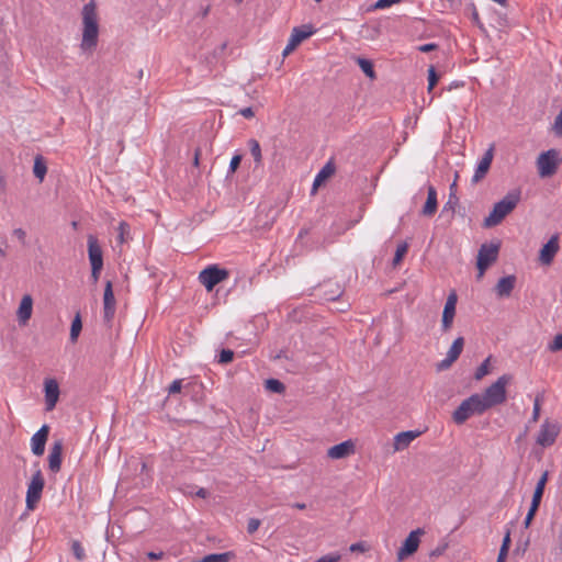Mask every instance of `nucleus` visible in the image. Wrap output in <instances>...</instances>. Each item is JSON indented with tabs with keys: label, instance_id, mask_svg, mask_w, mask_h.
Segmentation results:
<instances>
[{
	"label": "nucleus",
	"instance_id": "f257e3e1",
	"mask_svg": "<svg viewBox=\"0 0 562 562\" xmlns=\"http://www.w3.org/2000/svg\"><path fill=\"white\" fill-rule=\"evenodd\" d=\"M82 40L81 48L83 50H91L98 44L99 25L95 3L90 1L83 5L82 9Z\"/></svg>",
	"mask_w": 562,
	"mask_h": 562
},
{
	"label": "nucleus",
	"instance_id": "f03ea898",
	"mask_svg": "<svg viewBox=\"0 0 562 562\" xmlns=\"http://www.w3.org/2000/svg\"><path fill=\"white\" fill-rule=\"evenodd\" d=\"M520 200L518 191L507 193L501 201L496 202L493 210L484 218V227H494L502 223V221L517 206Z\"/></svg>",
	"mask_w": 562,
	"mask_h": 562
},
{
	"label": "nucleus",
	"instance_id": "7ed1b4c3",
	"mask_svg": "<svg viewBox=\"0 0 562 562\" xmlns=\"http://www.w3.org/2000/svg\"><path fill=\"white\" fill-rule=\"evenodd\" d=\"M512 375L503 374L494 383L485 389L484 393L479 394V400L484 409L487 411L494 406L501 405L506 401V386L510 383Z\"/></svg>",
	"mask_w": 562,
	"mask_h": 562
},
{
	"label": "nucleus",
	"instance_id": "20e7f679",
	"mask_svg": "<svg viewBox=\"0 0 562 562\" xmlns=\"http://www.w3.org/2000/svg\"><path fill=\"white\" fill-rule=\"evenodd\" d=\"M479 400V393L472 394L470 397L461 402L457 409L452 414V419L456 424L462 425L471 416L482 415L486 411Z\"/></svg>",
	"mask_w": 562,
	"mask_h": 562
},
{
	"label": "nucleus",
	"instance_id": "39448f33",
	"mask_svg": "<svg viewBox=\"0 0 562 562\" xmlns=\"http://www.w3.org/2000/svg\"><path fill=\"white\" fill-rule=\"evenodd\" d=\"M228 278V271L220 268L217 265L207 266L199 273V281L207 291H212L215 285Z\"/></svg>",
	"mask_w": 562,
	"mask_h": 562
},
{
	"label": "nucleus",
	"instance_id": "423d86ee",
	"mask_svg": "<svg viewBox=\"0 0 562 562\" xmlns=\"http://www.w3.org/2000/svg\"><path fill=\"white\" fill-rule=\"evenodd\" d=\"M44 485H45V481H44L43 474H42L41 470H37L33 474V476L27 485V490H26L25 504H26L27 510L35 509L38 501L41 499V496H42V493L44 490Z\"/></svg>",
	"mask_w": 562,
	"mask_h": 562
},
{
	"label": "nucleus",
	"instance_id": "0eeeda50",
	"mask_svg": "<svg viewBox=\"0 0 562 562\" xmlns=\"http://www.w3.org/2000/svg\"><path fill=\"white\" fill-rule=\"evenodd\" d=\"M499 244H483L477 252L476 266L479 269V278H482L486 269L497 260Z\"/></svg>",
	"mask_w": 562,
	"mask_h": 562
},
{
	"label": "nucleus",
	"instance_id": "6e6552de",
	"mask_svg": "<svg viewBox=\"0 0 562 562\" xmlns=\"http://www.w3.org/2000/svg\"><path fill=\"white\" fill-rule=\"evenodd\" d=\"M559 164V151L555 149H549L544 153H541L537 159V167L540 177H550L552 176Z\"/></svg>",
	"mask_w": 562,
	"mask_h": 562
},
{
	"label": "nucleus",
	"instance_id": "1a4fd4ad",
	"mask_svg": "<svg viewBox=\"0 0 562 562\" xmlns=\"http://www.w3.org/2000/svg\"><path fill=\"white\" fill-rule=\"evenodd\" d=\"M424 533V530L418 528L409 532L407 538L404 540L403 544L398 549L396 553L397 562H403L405 559L414 554L420 543V536Z\"/></svg>",
	"mask_w": 562,
	"mask_h": 562
},
{
	"label": "nucleus",
	"instance_id": "9d476101",
	"mask_svg": "<svg viewBox=\"0 0 562 562\" xmlns=\"http://www.w3.org/2000/svg\"><path fill=\"white\" fill-rule=\"evenodd\" d=\"M560 432V426L555 422H549L548 419L543 422L540 427V430L537 435V443L542 447H550L555 442V439Z\"/></svg>",
	"mask_w": 562,
	"mask_h": 562
},
{
	"label": "nucleus",
	"instance_id": "9b49d317",
	"mask_svg": "<svg viewBox=\"0 0 562 562\" xmlns=\"http://www.w3.org/2000/svg\"><path fill=\"white\" fill-rule=\"evenodd\" d=\"M463 347H464V338L463 337H458L453 340L452 345L450 346L447 355H446V358L442 359L438 364H437V369L438 370H447L449 369L453 362H456L458 360V358L460 357L462 350H463Z\"/></svg>",
	"mask_w": 562,
	"mask_h": 562
},
{
	"label": "nucleus",
	"instance_id": "f8f14e48",
	"mask_svg": "<svg viewBox=\"0 0 562 562\" xmlns=\"http://www.w3.org/2000/svg\"><path fill=\"white\" fill-rule=\"evenodd\" d=\"M560 249L559 235H552L547 244L542 246L539 254V261L541 265L549 266L552 263L555 255Z\"/></svg>",
	"mask_w": 562,
	"mask_h": 562
},
{
	"label": "nucleus",
	"instance_id": "ddd939ff",
	"mask_svg": "<svg viewBox=\"0 0 562 562\" xmlns=\"http://www.w3.org/2000/svg\"><path fill=\"white\" fill-rule=\"evenodd\" d=\"M45 409L50 412L55 408L59 398V385L55 379H46L44 382Z\"/></svg>",
	"mask_w": 562,
	"mask_h": 562
},
{
	"label": "nucleus",
	"instance_id": "4468645a",
	"mask_svg": "<svg viewBox=\"0 0 562 562\" xmlns=\"http://www.w3.org/2000/svg\"><path fill=\"white\" fill-rule=\"evenodd\" d=\"M458 302V296L454 291H452L446 301L443 312H442V330L447 331L451 328L453 318L456 315V305Z\"/></svg>",
	"mask_w": 562,
	"mask_h": 562
},
{
	"label": "nucleus",
	"instance_id": "2eb2a0df",
	"mask_svg": "<svg viewBox=\"0 0 562 562\" xmlns=\"http://www.w3.org/2000/svg\"><path fill=\"white\" fill-rule=\"evenodd\" d=\"M33 297L30 294L22 296L16 311V319L20 326H25L32 317Z\"/></svg>",
	"mask_w": 562,
	"mask_h": 562
},
{
	"label": "nucleus",
	"instance_id": "dca6fc26",
	"mask_svg": "<svg viewBox=\"0 0 562 562\" xmlns=\"http://www.w3.org/2000/svg\"><path fill=\"white\" fill-rule=\"evenodd\" d=\"M88 255L91 267L94 270L103 267L102 249L93 235L88 236Z\"/></svg>",
	"mask_w": 562,
	"mask_h": 562
},
{
	"label": "nucleus",
	"instance_id": "f3484780",
	"mask_svg": "<svg viewBox=\"0 0 562 562\" xmlns=\"http://www.w3.org/2000/svg\"><path fill=\"white\" fill-rule=\"evenodd\" d=\"M49 427L43 425L31 438V449L35 456H42L48 438Z\"/></svg>",
	"mask_w": 562,
	"mask_h": 562
},
{
	"label": "nucleus",
	"instance_id": "a211bd4d",
	"mask_svg": "<svg viewBox=\"0 0 562 562\" xmlns=\"http://www.w3.org/2000/svg\"><path fill=\"white\" fill-rule=\"evenodd\" d=\"M353 453L355 443L352 440L342 441L327 450V457L334 460L345 459Z\"/></svg>",
	"mask_w": 562,
	"mask_h": 562
},
{
	"label": "nucleus",
	"instance_id": "6ab92c4d",
	"mask_svg": "<svg viewBox=\"0 0 562 562\" xmlns=\"http://www.w3.org/2000/svg\"><path fill=\"white\" fill-rule=\"evenodd\" d=\"M494 157V147L491 146L480 159L475 172L472 177L473 182H479L487 173Z\"/></svg>",
	"mask_w": 562,
	"mask_h": 562
},
{
	"label": "nucleus",
	"instance_id": "aec40b11",
	"mask_svg": "<svg viewBox=\"0 0 562 562\" xmlns=\"http://www.w3.org/2000/svg\"><path fill=\"white\" fill-rule=\"evenodd\" d=\"M104 319L110 322L115 313V297L113 293L112 282L106 281L103 294Z\"/></svg>",
	"mask_w": 562,
	"mask_h": 562
},
{
	"label": "nucleus",
	"instance_id": "412c9836",
	"mask_svg": "<svg viewBox=\"0 0 562 562\" xmlns=\"http://www.w3.org/2000/svg\"><path fill=\"white\" fill-rule=\"evenodd\" d=\"M63 441L56 440L50 447L48 454V468L52 472L57 473L61 467Z\"/></svg>",
	"mask_w": 562,
	"mask_h": 562
},
{
	"label": "nucleus",
	"instance_id": "4be33fe9",
	"mask_svg": "<svg viewBox=\"0 0 562 562\" xmlns=\"http://www.w3.org/2000/svg\"><path fill=\"white\" fill-rule=\"evenodd\" d=\"M437 191L432 186L427 188V200L422 210V214L425 216H432L437 211Z\"/></svg>",
	"mask_w": 562,
	"mask_h": 562
},
{
	"label": "nucleus",
	"instance_id": "5701e85b",
	"mask_svg": "<svg viewBox=\"0 0 562 562\" xmlns=\"http://www.w3.org/2000/svg\"><path fill=\"white\" fill-rule=\"evenodd\" d=\"M418 436V432L408 430V431H402L398 432L394 437L393 447L395 451H401L407 448L411 442Z\"/></svg>",
	"mask_w": 562,
	"mask_h": 562
},
{
	"label": "nucleus",
	"instance_id": "b1692460",
	"mask_svg": "<svg viewBox=\"0 0 562 562\" xmlns=\"http://www.w3.org/2000/svg\"><path fill=\"white\" fill-rule=\"evenodd\" d=\"M515 282L516 278L514 276L501 278L495 286L496 294L501 297L509 296L515 286Z\"/></svg>",
	"mask_w": 562,
	"mask_h": 562
},
{
	"label": "nucleus",
	"instance_id": "393cba45",
	"mask_svg": "<svg viewBox=\"0 0 562 562\" xmlns=\"http://www.w3.org/2000/svg\"><path fill=\"white\" fill-rule=\"evenodd\" d=\"M314 33L315 29L310 24H305L294 27L290 37H292L300 45L304 40L308 38Z\"/></svg>",
	"mask_w": 562,
	"mask_h": 562
},
{
	"label": "nucleus",
	"instance_id": "a878e982",
	"mask_svg": "<svg viewBox=\"0 0 562 562\" xmlns=\"http://www.w3.org/2000/svg\"><path fill=\"white\" fill-rule=\"evenodd\" d=\"M548 476H549L548 471H544L542 473L541 477L538 480L533 495H532V499H531L532 504L540 505L541 498L543 496L544 487L548 482Z\"/></svg>",
	"mask_w": 562,
	"mask_h": 562
},
{
	"label": "nucleus",
	"instance_id": "bb28decb",
	"mask_svg": "<svg viewBox=\"0 0 562 562\" xmlns=\"http://www.w3.org/2000/svg\"><path fill=\"white\" fill-rule=\"evenodd\" d=\"M335 172V166L331 161H328L315 176L313 187L316 188L321 186L327 178H329Z\"/></svg>",
	"mask_w": 562,
	"mask_h": 562
},
{
	"label": "nucleus",
	"instance_id": "cd10ccee",
	"mask_svg": "<svg viewBox=\"0 0 562 562\" xmlns=\"http://www.w3.org/2000/svg\"><path fill=\"white\" fill-rule=\"evenodd\" d=\"M248 147H249L250 154L254 158L256 166L257 167L260 166L262 162V154H261V147H260L259 142L256 140L255 138H250L248 140Z\"/></svg>",
	"mask_w": 562,
	"mask_h": 562
},
{
	"label": "nucleus",
	"instance_id": "c85d7f7f",
	"mask_svg": "<svg viewBox=\"0 0 562 562\" xmlns=\"http://www.w3.org/2000/svg\"><path fill=\"white\" fill-rule=\"evenodd\" d=\"M233 557L232 552L212 553L203 557L202 559L193 562H229Z\"/></svg>",
	"mask_w": 562,
	"mask_h": 562
},
{
	"label": "nucleus",
	"instance_id": "c756f323",
	"mask_svg": "<svg viewBox=\"0 0 562 562\" xmlns=\"http://www.w3.org/2000/svg\"><path fill=\"white\" fill-rule=\"evenodd\" d=\"M357 64L358 66L360 67V69L371 79H374L375 78V72H374V69H373V65L371 63V60L369 59H366V58H361V57H358L357 58Z\"/></svg>",
	"mask_w": 562,
	"mask_h": 562
},
{
	"label": "nucleus",
	"instance_id": "7c9ffc66",
	"mask_svg": "<svg viewBox=\"0 0 562 562\" xmlns=\"http://www.w3.org/2000/svg\"><path fill=\"white\" fill-rule=\"evenodd\" d=\"M82 329V323H81V318H80V315L77 314L75 316V318L72 319V323H71V327H70V340L71 342H76L79 335H80V331Z\"/></svg>",
	"mask_w": 562,
	"mask_h": 562
},
{
	"label": "nucleus",
	"instance_id": "2f4dec72",
	"mask_svg": "<svg viewBox=\"0 0 562 562\" xmlns=\"http://www.w3.org/2000/svg\"><path fill=\"white\" fill-rule=\"evenodd\" d=\"M33 172L36 178L42 181L47 172L45 162L41 157H36L34 161Z\"/></svg>",
	"mask_w": 562,
	"mask_h": 562
},
{
	"label": "nucleus",
	"instance_id": "473e14b6",
	"mask_svg": "<svg viewBox=\"0 0 562 562\" xmlns=\"http://www.w3.org/2000/svg\"><path fill=\"white\" fill-rule=\"evenodd\" d=\"M491 359L492 357H487L481 364L480 367L476 369L475 373H474V379L480 381L482 380L485 375H487L490 373V362H491Z\"/></svg>",
	"mask_w": 562,
	"mask_h": 562
},
{
	"label": "nucleus",
	"instance_id": "72a5a7b5",
	"mask_svg": "<svg viewBox=\"0 0 562 562\" xmlns=\"http://www.w3.org/2000/svg\"><path fill=\"white\" fill-rule=\"evenodd\" d=\"M266 387L272 392L281 393L284 391V385L282 382L276 379H269L266 381Z\"/></svg>",
	"mask_w": 562,
	"mask_h": 562
},
{
	"label": "nucleus",
	"instance_id": "f704fd0d",
	"mask_svg": "<svg viewBox=\"0 0 562 562\" xmlns=\"http://www.w3.org/2000/svg\"><path fill=\"white\" fill-rule=\"evenodd\" d=\"M119 231V241L121 244L127 240V236L130 234V225L126 222H121L117 227Z\"/></svg>",
	"mask_w": 562,
	"mask_h": 562
},
{
	"label": "nucleus",
	"instance_id": "c9c22d12",
	"mask_svg": "<svg viewBox=\"0 0 562 562\" xmlns=\"http://www.w3.org/2000/svg\"><path fill=\"white\" fill-rule=\"evenodd\" d=\"M71 551L78 561L86 559V552L79 541H74L71 544Z\"/></svg>",
	"mask_w": 562,
	"mask_h": 562
},
{
	"label": "nucleus",
	"instance_id": "e433bc0d",
	"mask_svg": "<svg viewBox=\"0 0 562 562\" xmlns=\"http://www.w3.org/2000/svg\"><path fill=\"white\" fill-rule=\"evenodd\" d=\"M548 350L551 352H557L562 350V331L553 338L551 342L548 345Z\"/></svg>",
	"mask_w": 562,
	"mask_h": 562
},
{
	"label": "nucleus",
	"instance_id": "4c0bfd02",
	"mask_svg": "<svg viewBox=\"0 0 562 562\" xmlns=\"http://www.w3.org/2000/svg\"><path fill=\"white\" fill-rule=\"evenodd\" d=\"M439 77L434 66L428 69V92H430L437 85Z\"/></svg>",
	"mask_w": 562,
	"mask_h": 562
},
{
	"label": "nucleus",
	"instance_id": "58836bf2",
	"mask_svg": "<svg viewBox=\"0 0 562 562\" xmlns=\"http://www.w3.org/2000/svg\"><path fill=\"white\" fill-rule=\"evenodd\" d=\"M407 249H408V247H407V244H405V243L397 246L395 255H394V259H393L394 266H396L403 259V257L407 252Z\"/></svg>",
	"mask_w": 562,
	"mask_h": 562
},
{
	"label": "nucleus",
	"instance_id": "ea45409f",
	"mask_svg": "<svg viewBox=\"0 0 562 562\" xmlns=\"http://www.w3.org/2000/svg\"><path fill=\"white\" fill-rule=\"evenodd\" d=\"M542 400H543L542 395H539V394L536 395V397H535L533 408H532V420L533 422H537L539 419Z\"/></svg>",
	"mask_w": 562,
	"mask_h": 562
},
{
	"label": "nucleus",
	"instance_id": "a19ab883",
	"mask_svg": "<svg viewBox=\"0 0 562 562\" xmlns=\"http://www.w3.org/2000/svg\"><path fill=\"white\" fill-rule=\"evenodd\" d=\"M234 358V351L231 349H223L218 357V363H229Z\"/></svg>",
	"mask_w": 562,
	"mask_h": 562
},
{
	"label": "nucleus",
	"instance_id": "79ce46f5",
	"mask_svg": "<svg viewBox=\"0 0 562 562\" xmlns=\"http://www.w3.org/2000/svg\"><path fill=\"white\" fill-rule=\"evenodd\" d=\"M538 508H539V505H536V504L531 503L530 508H529V510L527 513V516H526V518L524 520V527L525 528H528L530 526V524H531V521H532V519H533Z\"/></svg>",
	"mask_w": 562,
	"mask_h": 562
},
{
	"label": "nucleus",
	"instance_id": "37998d69",
	"mask_svg": "<svg viewBox=\"0 0 562 562\" xmlns=\"http://www.w3.org/2000/svg\"><path fill=\"white\" fill-rule=\"evenodd\" d=\"M341 560V555L339 553H329L321 557L314 562H339Z\"/></svg>",
	"mask_w": 562,
	"mask_h": 562
},
{
	"label": "nucleus",
	"instance_id": "c03bdc74",
	"mask_svg": "<svg viewBox=\"0 0 562 562\" xmlns=\"http://www.w3.org/2000/svg\"><path fill=\"white\" fill-rule=\"evenodd\" d=\"M401 0H378L374 3V9H379V10L386 9V8L392 7L395 3H398Z\"/></svg>",
	"mask_w": 562,
	"mask_h": 562
},
{
	"label": "nucleus",
	"instance_id": "a18cd8bd",
	"mask_svg": "<svg viewBox=\"0 0 562 562\" xmlns=\"http://www.w3.org/2000/svg\"><path fill=\"white\" fill-rule=\"evenodd\" d=\"M553 131L555 132V134L558 136H562V110L555 116L554 124H553Z\"/></svg>",
	"mask_w": 562,
	"mask_h": 562
},
{
	"label": "nucleus",
	"instance_id": "49530a36",
	"mask_svg": "<svg viewBox=\"0 0 562 562\" xmlns=\"http://www.w3.org/2000/svg\"><path fill=\"white\" fill-rule=\"evenodd\" d=\"M260 526V520L257 518H250L247 524V531L248 533H254L258 530Z\"/></svg>",
	"mask_w": 562,
	"mask_h": 562
},
{
	"label": "nucleus",
	"instance_id": "de8ad7c7",
	"mask_svg": "<svg viewBox=\"0 0 562 562\" xmlns=\"http://www.w3.org/2000/svg\"><path fill=\"white\" fill-rule=\"evenodd\" d=\"M241 161V155H234L229 162V172H235Z\"/></svg>",
	"mask_w": 562,
	"mask_h": 562
},
{
	"label": "nucleus",
	"instance_id": "09e8293b",
	"mask_svg": "<svg viewBox=\"0 0 562 562\" xmlns=\"http://www.w3.org/2000/svg\"><path fill=\"white\" fill-rule=\"evenodd\" d=\"M182 387V380H175L168 387L169 394L179 393Z\"/></svg>",
	"mask_w": 562,
	"mask_h": 562
},
{
	"label": "nucleus",
	"instance_id": "8fccbe9b",
	"mask_svg": "<svg viewBox=\"0 0 562 562\" xmlns=\"http://www.w3.org/2000/svg\"><path fill=\"white\" fill-rule=\"evenodd\" d=\"M297 46L299 44L292 37H290L286 46L283 49V56H286L290 53H292Z\"/></svg>",
	"mask_w": 562,
	"mask_h": 562
},
{
	"label": "nucleus",
	"instance_id": "3c124183",
	"mask_svg": "<svg viewBox=\"0 0 562 562\" xmlns=\"http://www.w3.org/2000/svg\"><path fill=\"white\" fill-rule=\"evenodd\" d=\"M437 48V45L435 43H427L424 45L418 46V50L423 53H428Z\"/></svg>",
	"mask_w": 562,
	"mask_h": 562
},
{
	"label": "nucleus",
	"instance_id": "603ef678",
	"mask_svg": "<svg viewBox=\"0 0 562 562\" xmlns=\"http://www.w3.org/2000/svg\"><path fill=\"white\" fill-rule=\"evenodd\" d=\"M13 235H14L19 240H21L22 243H24V241H25L26 233H25V231H24V229H22V228H15V229L13 231Z\"/></svg>",
	"mask_w": 562,
	"mask_h": 562
},
{
	"label": "nucleus",
	"instance_id": "864d4df0",
	"mask_svg": "<svg viewBox=\"0 0 562 562\" xmlns=\"http://www.w3.org/2000/svg\"><path fill=\"white\" fill-rule=\"evenodd\" d=\"M239 114L243 115L246 119H250L255 115L252 108H244L239 111Z\"/></svg>",
	"mask_w": 562,
	"mask_h": 562
},
{
	"label": "nucleus",
	"instance_id": "5fc2aeb1",
	"mask_svg": "<svg viewBox=\"0 0 562 562\" xmlns=\"http://www.w3.org/2000/svg\"><path fill=\"white\" fill-rule=\"evenodd\" d=\"M509 546H510V532L508 530L505 533V537L503 539V543H502L501 548H505V549L509 550Z\"/></svg>",
	"mask_w": 562,
	"mask_h": 562
},
{
	"label": "nucleus",
	"instance_id": "6e6d98bb",
	"mask_svg": "<svg viewBox=\"0 0 562 562\" xmlns=\"http://www.w3.org/2000/svg\"><path fill=\"white\" fill-rule=\"evenodd\" d=\"M364 544L362 542H357V543H352L350 546V551L351 552H356V551H361L363 552L364 551Z\"/></svg>",
	"mask_w": 562,
	"mask_h": 562
},
{
	"label": "nucleus",
	"instance_id": "4d7b16f0",
	"mask_svg": "<svg viewBox=\"0 0 562 562\" xmlns=\"http://www.w3.org/2000/svg\"><path fill=\"white\" fill-rule=\"evenodd\" d=\"M507 553H508V550H507V549H505V548H501V549H499V553H498V557H497V561H496V562H505L506 557H507Z\"/></svg>",
	"mask_w": 562,
	"mask_h": 562
},
{
	"label": "nucleus",
	"instance_id": "13d9d810",
	"mask_svg": "<svg viewBox=\"0 0 562 562\" xmlns=\"http://www.w3.org/2000/svg\"><path fill=\"white\" fill-rule=\"evenodd\" d=\"M101 270H102V268H98L94 270V267H91V278H92L93 282H97L99 280Z\"/></svg>",
	"mask_w": 562,
	"mask_h": 562
},
{
	"label": "nucleus",
	"instance_id": "bf43d9fd",
	"mask_svg": "<svg viewBox=\"0 0 562 562\" xmlns=\"http://www.w3.org/2000/svg\"><path fill=\"white\" fill-rule=\"evenodd\" d=\"M147 557L150 559V560H160L162 557H164V552H148L147 553Z\"/></svg>",
	"mask_w": 562,
	"mask_h": 562
},
{
	"label": "nucleus",
	"instance_id": "052dcab7",
	"mask_svg": "<svg viewBox=\"0 0 562 562\" xmlns=\"http://www.w3.org/2000/svg\"><path fill=\"white\" fill-rule=\"evenodd\" d=\"M445 550H446V546L438 547L430 552V557H439L445 552Z\"/></svg>",
	"mask_w": 562,
	"mask_h": 562
},
{
	"label": "nucleus",
	"instance_id": "680f3d73",
	"mask_svg": "<svg viewBox=\"0 0 562 562\" xmlns=\"http://www.w3.org/2000/svg\"><path fill=\"white\" fill-rule=\"evenodd\" d=\"M195 495L200 498H206L207 495H209V492L203 488V487H200L196 492H195Z\"/></svg>",
	"mask_w": 562,
	"mask_h": 562
},
{
	"label": "nucleus",
	"instance_id": "e2e57ef3",
	"mask_svg": "<svg viewBox=\"0 0 562 562\" xmlns=\"http://www.w3.org/2000/svg\"><path fill=\"white\" fill-rule=\"evenodd\" d=\"M292 506L297 509H304L306 507L304 503H294Z\"/></svg>",
	"mask_w": 562,
	"mask_h": 562
},
{
	"label": "nucleus",
	"instance_id": "0e129e2a",
	"mask_svg": "<svg viewBox=\"0 0 562 562\" xmlns=\"http://www.w3.org/2000/svg\"><path fill=\"white\" fill-rule=\"evenodd\" d=\"M472 16H473V20H474L476 23H479L480 18H479V13L476 12V10H474V11H473Z\"/></svg>",
	"mask_w": 562,
	"mask_h": 562
},
{
	"label": "nucleus",
	"instance_id": "69168bd1",
	"mask_svg": "<svg viewBox=\"0 0 562 562\" xmlns=\"http://www.w3.org/2000/svg\"><path fill=\"white\" fill-rule=\"evenodd\" d=\"M237 2H241L243 0H236Z\"/></svg>",
	"mask_w": 562,
	"mask_h": 562
}]
</instances>
